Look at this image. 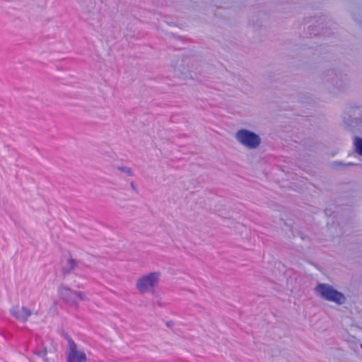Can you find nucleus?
<instances>
[{
	"label": "nucleus",
	"mask_w": 362,
	"mask_h": 362,
	"mask_svg": "<svg viewBox=\"0 0 362 362\" xmlns=\"http://www.w3.org/2000/svg\"><path fill=\"white\" fill-rule=\"evenodd\" d=\"M315 290L323 298L329 301L338 304H341L344 301V295L328 285L320 284L317 285Z\"/></svg>",
	"instance_id": "1"
},
{
	"label": "nucleus",
	"mask_w": 362,
	"mask_h": 362,
	"mask_svg": "<svg viewBox=\"0 0 362 362\" xmlns=\"http://www.w3.org/2000/svg\"><path fill=\"white\" fill-rule=\"evenodd\" d=\"M237 139L241 144L250 148H257L260 143L258 135L246 129L238 131Z\"/></svg>",
	"instance_id": "2"
},
{
	"label": "nucleus",
	"mask_w": 362,
	"mask_h": 362,
	"mask_svg": "<svg viewBox=\"0 0 362 362\" xmlns=\"http://www.w3.org/2000/svg\"><path fill=\"white\" fill-rule=\"evenodd\" d=\"M69 349L66 354V362H87L88 358L86 353L78 349L77 344L69 339Z\"/></svg>",
	"instance_id": "3"
},
{
	"label": "nucleus",
	"mask_w": 362,
	"mask_h": 362,
	"mask_svg": "<svg viewBox=\"0 0 362 362\" xmlns=\"http://www.w3.org/2000/svg\"><path fill=\"white\" fill-rule=\"evenodd\" d=\"M158 273H150L139 279L136 286L141 292H145L158 282Z\"/></svg>",
	"instance_id": "4"
},
{
	"label": "nucleus",
	"mask_w": 362,
	"mask_h": 362,
	"mask_svg": "<svg viewBox=\"0 0 362 362\" xmlns=\"http://www.w3.org/2000/svg\"><path fill=\"white\" fill-rule=\"evenodd\" d=\"M59 292L60 295L67 301L71 303V300L69 299L68 296L69 294H73L74 296L80 300H85L84 295L81 292H73L69 288L65 287V286H61L59 288ZM73 304H76V301H73Z\"/></svg>",
	"instance_id": "5"
},
{
	"label": "nucleus",
	"mask_w": 362,
	"mask_h": 362,
	"mask_svg": "<svg viewBox=\"0 0 362 362\" xmlns=\"http://www.w3.org/2000/svg\"><path fill=\"white\" fill-rule=\"evenodd\" d=\"M354 145L356 151L362 156V139L356 137L354 140Z\"/></svg>",
	"instance_id": "6"
},
{
	"label": "nucleus",
	"mask_w": 362,
	"mask_h": 362,
	"mask_svg": "<svg viewBox=\"0 0 362 362\" xmlns=\"http://www.w3.org/2000/svg\"><path fill=\"white\" fill-rule=\"evenodd\" d=\"M69 265V271L73 270L76 267L77 264L75 259L70 258L68 261Z\"/></svg>",
	"instance_id": "7"
},
{
	"label": "nucleus",
	"mask_w": 362,
	"mask_h": 362,
	"mask_svg": "<svg viewBox=\"0 0 362 362\" xmlns=\"http://www.w3.org/2000/svg\"><path fill=\"white\" fill-rule=\"evenodd\" d=\"M39 356H40L41 357H45L47 354V350L46 348H44L42 349L40 352H39Z\"/></svg>",
	"instance_id": "8"
},
{
	"label": "nucleus",
	"mask_w": 362,
	"mask_h": 362,
	"mask_svg": "<svg viewBox=\"0 0 362 362\" xmlns=\"http://www.w3.org/2000/svg\"><path fill=\"white\" fill-rule=\"evenodd\" d=\"M11 312L12 315L13 316H15L16 317H17V318L20 317V314L16 311L15 308H13Z\"/></svg>",
	"instance_id": "9"
}]
</instances>
